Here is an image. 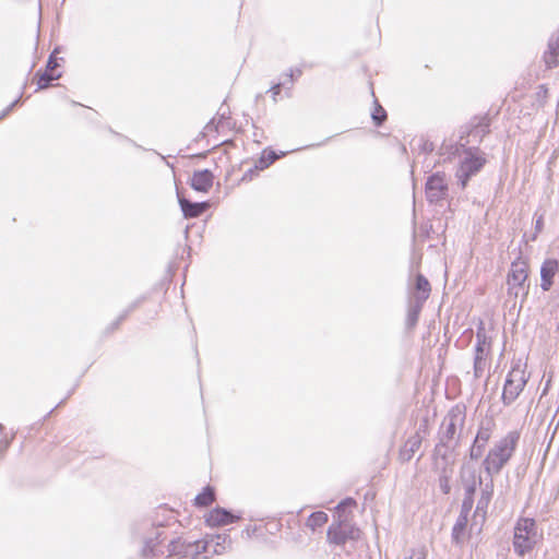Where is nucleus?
I'll list each match as a JSON object with an SVG mask.
<instances>
[{"label":"nucleus","instance_id":"f257e3e1","mask_svg":"<svg viewBox=\"0 0 559 559\" xmlns=\"http://www.w3.org/2000/svg\"><path fill=\"white\" fill-rule=\"evenodd\" d=\"M521 433L519 430L509 431L489 449L483 462L485 473L489 477L498 475L514 455Z\"/></svg>","mask_w":559,"mask_h":559},{"label":"nucleus","instance_id":"f03ea898","mask_svg":"<svg viewBox=\"0 0 559 559\" xmlns=\"http://www.w3.org/2000/svg\"><path fill=\"white\" fill-rule=\"evenodd\" d=\"M539 539L535 520L523 518L516 522L513 536V548L519 556L533 550Z\"/></svg>","mask_w":559,"mask_h":559},{"label":"nucleus","instance_id":"7ed1b4c3","mask_svg":"<svg viewBox=\"0 0 559 559\" xmlns=\"http://www.w3.org/2000/svg\"><path fill=\"white\" fill-rule=\"evenodd\" d=\"M466 418L465 407L462 405L453 406L444 416L440 426L438 438L450 443H460L461 432L464 428Z\"/></svg>","mask_w":559,"mask_h":559},{"label":"nucleus","instance_id":"20e7f679","mask_svg":"<svg viewBox=\"0 0 559 559\" xmlns=\"http://www.w3.org/2000/svg\"><path fill=\"white\" fill-rule=\"evenodd\" d=\"M528 381L525 368L520 364H515L509 371L502 392V402L504 405L512 404L524 390Z\"/></svg>","mask_w":559,"mask_h":559},{"label":"nucleus","instance_id":"39448f33","mask_svg":"<svg viewBox=\"0 0 559 559\" xmlns=\"http://www.w3.org/2000/svg\"><path fill=\"white\" fill-rule=\"evenodd\" d=\"M527 276L528 265L524 260L518 259L512 262L507 278L508 294L515 298L520 296L526 297L530 287V285L526 284Z\"/></svg>","mask_w":559,"mask_h":559},{"label":"nucleus","instance_id":"423d86ee","mask_svg":"<svg viewBox=\"0 0 559 559\" xmlns=\"http://www.w3.org/2000/svg\"><path fill=\"white\" fill-rule=\"evenodd\" d=\"M486 158L481 155L473 153L471 150L466 152L461 159L456 170V178L464 189L471 177L475 176L485 165Z\"/></svg>","mask_w":559,"mask_h":559},{"label":"nucleus","instance_id":"0eeeda50","mask_svg":"<svg viewBox=\"0 0 559 559\" xmlns=\"http://www.w3.org/2000/svg\"><path fill=\"white\" fill-rule=\"evenodd\" d=\"M206 551V543L203 540L186 542L178 539L170 544V555L180 556L183 559H198Z\"/></svg>","mask_w":559,"mask_h":559},{"label":"nucleus","instance_id":"6e6552de","mask_svg":"<svg viewBox=\"0 0 559 559\" xmlns=\"http://www.w3.org/2000/svg\"><path fill=\"white\" fill-rule=\"evenodd\" d=\"M354 503H355V501L352 498H347V499L343 500L342 502H340L338 506L336 507V514H337L340 524L337 527L331 526L328 531V539L331 543L341 545V544H344L346 542V539L348 538V535L345 531V526L343 524L346 521L345 508L348 506H353Z\"/></svg>","mask_w":559,"mask_h":559},{"label":"nucleus","instance_id":"1a4fd4ad","mask_svg":"<svg viewBox=\"0 0 559 559\" xmlns=\"http://www.w3.org/2000/svg\"><path fill=\"white\" fill-rule=\"evenodd\" d=\"M448 191L444 175L437 173L431 175L426 182V197L430 202L443 199Z\"/></svg>","mask_w":559,"mask_h":559},{"label":"nucleus","instance_id":"9d476101","mask_svg":"<svg viewBox=\"0 0 559 559\" xmlns=\"http://www.w3.org/2000/svg\"><path fill=\"white\" fill-rule=\"evenodd\" d=\"M459 444L439 439L435 447L433 459L437 468L445 469L453 462L454 451Z\"/></svg>","mask_w":559,"mask_h":559},{"label":"nucleus","instance_id":"9b49d317","mask_svg":"<svg viewBox=\"0 0 559 559\" xmlns=\"http://www.w3.org/2000/svg\"><path fill=\"white\" fill-rule=\"evenodd\" d=\"M469 511H471V501L464 500L463 504H462L461 513L456 519V522L452 528V535H451L452 542L457 546L463 545L466 539V536H467L466 535V526H467Z\"/></svg>","mask_w":559,"mask_h":559},{"label":"nucleus","instance_id":"f8f14e48","mask_svg":"<svg viewBox=\"0 0 559 559\" xmlns=\"http://www.w3.org/2000/svg\"><path fill=\"white\" fill-rule=\"evenodd\" d=\"M203 543H206V551L204 559H209L211 555H221L225 552V550L230 545V538L227 534H217L213 536H206L203 539Z\"/></svg>","mask_w":559,"mask_h":559},{"label":"nucleus","instance_id":"ddd939ff","mask_svg":"<svg viewBox=\"0 0 559 559\" xmlns=\"http://www.w3.org/2000/svg\"><path fill=\"white\" fill-rule=\"evenodd\" d=\"M239 520L238 515H235L223 508H216L212 510L205 521L210 526H223Z\"/></svg>","mask_w":559,"mask_h":559},{"label":"nucleus","instance_id":"4468645a","mask_svg":"<svg viewBox=\"0 0 559 559\" xmlns=\"http://www.w3.org/2000/svg\"><path fill=\"white\" fill-rule=\"evenodd\" d=\"M559 270V262L555 259H547L544 261L540 267V287L544 292L550 289L552 285V278Z\"/></svg>","mask_w":559,"mask_h":559},{"label":"nucleus","instance_id":"2eb2a0df","mask_svg":"<svg viewBox=\"0 0 559 559\" xmlns=\"http://www.w3.org/2000/svg\"><path fill=\"white\" fill-rule=\"evenodd\" d=\"M213 174L207 170H197L191 177V187L195 191L207 192L213 186Z\"/></svg>","mask_w":559,"mask_h":559},{"label":"nucleus","instance_id":"dca6fc26","mask_svg":"<svg viewBox=\"0 0 559 559\" xmlns=\"http://www.w3.org/2000/svg\"><path fill=\"white\" fill-rule=\"evenodd\" d=\"M179 204L186 218L199 217L207 207V202L193 203L185 198H179Z\"/></svg>","mask_w":559,"mask_h":559},{"label":"nucleus","instance_id":"f3484780","mask_svg":"<svg viewBox=\"0 0 559 559\" xmlns=\"http://www.w3.org/2000/svg\"><path fill=\"white\" fill-rule=\"evenodd\" d=\"M544 61L549 69L559 64V35L550 37L548 48L544 53Z\"/></svg>","mask_w":559,"mask_h":559},{"label":"nucleus","instance_id":"a211bd4d","mask_svg":"<svg viewBox=\"0 0 559 559\" xmlns=\"http://www.w3.org/2000/svg\"><path fill=\"white\" fill-rule=\"evenodd\" d=\"M476 122H473L472 129L468 132V136L475 142H480L483 138L489 133L490 120L488 117L475 118Z\"/></svg>","mask_w":559,"mask_h":559},{"label":"nucleus","instance_id":"6ab92c4d","mask_svg":"<svg viewBox=\"0 0 559 559\" xmlns=\"http://www.w3.org/2000/svg\"><path fill=\"white\" fill-rule=\"evenodd\" d=\"M421 445V437L414 435L407 439L403 449L401 450V457L405 461H409L415 452L419 450Z\"/></svg>","mask_w":559,"mask_h":559},{"label":"nucleus","instance_id":"aec40b11","mask_svg":"<svg viewBox=\"0 0 559 559\" xmlns=\"http://www.w3.org/2000/svg\"><path fill=\"white\" fill-rule=\"evenodd\" d=\"M415 289L416 293L414 294L413 299L425 302L429 297L431 288L428 280L424 275L418 274L416 276Z\"/></svg>","mask_w":559,"mask_h":559},{"label":"nucleus","instance_id":"412c9836","mask_svg":"<svg viewBox=\"0 0 559 559\" xmlns=\"http://www.w3.org/2000/svg\"><path fill=\"white\" fill-rule=\"evenodd\" d=\"M476 346H475V357L487 358V355L490 350V343L487 340L486 333L483 328H480L476 333Z\"/></svg>","mask_w":559,"mask_h":559},{"label":"nucleus","instance_id":"4be33fe9","mask_svg":"<svg viewBox=\"0 0 559 559\" xmlns=\"http://www.w3.org/2000/svg\"><path fill=\"white\" fill-rule=\"evenodd\" d=\"M495 423L491 419L481 421L475 437V441L487 444L493 432Z\"/></svg>","mask_w":559,"mask_h":559},{"label":"nucleus","instance_id":"5701e85b","mask_svg":"<svg viewBox=\"0 0 559 559\" xmlns=\"http://www.w3.org/2000/svg\"><path fill=\"white\" fill-rule=\"evenodd\" d=\"M423 305H424V301L416 300V299L412 298V300L409 302V307H408V313H407L408 326H414L417 323Z\"/></svg>","mask_w":559,"mask_h":559},{"label":"nucleus","instance_id":"b1692460","mask_svg":"<svg viewBox=\"0 0 559 559\" xmlns=\"http://www.w3.org/2000/svg\"><path fill=\"white\" fill-rule=\"evenodd\" d=\"M328 522V514L322 511L313 512L307 520L306 525L316 531L318 527L323 526Z\"/></svg>","mask_w":559,"mask_h":559},{"label":"nucleus","instance_id":"393cba45","mask_svg":"<svg viewBox=\"0 0 559 559\" xmlns=\"http://www.w3.org/2000/svg\"><path fill=\"white\" fill-rule=\"evenodd\" d=\"M214 491L211 487H206L203 492L199 493L194 501L197 506L207 507L214 501Z\"/></svg>","mask_w":559,"mask_h":559},{"label":"nucleus","instance_id":"a878e982","mask_svg":"<svg viewBox=\"0 0 559 559\" xmlns=\"http://www.w3.org/2000/svg\"><path fill=\"white\" fill-rule=\"evenodd\" d=\"M60 78V74L55 73H48V71H45L38 76L37 85L39 90L46 88L49 86L50 82L53 80H58Z\"/></svg>","mask_w":559,"mask_h":559},{"label":"nucleus","instance_id":"bb28decb","mask_svg":"<svg viewBox=\"0 0 559 559\" xmlns=\"http://www.w3.org/2000/svg\"><path fill=\"white\" fill-rule=\"evenodd\" d=\"M489 503H490V499H487V498H484L480 496V498L477 501L475 516H481V519H484Z\"/></svg>","mask_w":559,"mask_h":559},{"label":"nucleus","instance_id":"cd10ccee","mask_svg":"<svg viewBox=\"0 0 559 559\" xmlns=\"http://www.w3.org/2000/svg\"><path fill=\"white\" fill-rule=\"evenodd\" d=\"M371 117L376 126H381L386 119V112L380 105H377Z\"/></svg>","mask_w":559,"mask_h":559},{"label":"nucleus","instance_id":"c85d7f7f","mask_svg":"<svg viewBox=\"0 0 559 559\" xmlns=\"http://www.w3.org/2000/svg\"><path fill=\"white\" fill-rule=\"evenodd\" d=\"M486 368V359L480 357L474 358V376L480 378Z\"/></svg>","mask_w":559,"mask_h":559},{"label":"nucleus","instance_id":"c756f323","mask_svg":"<svg viewBox=\"0 0 559 559\" xmlns=\"http://www.w3.org/2000/svg\"><path fill=\"white\" fill-rule=\"evenodd\" d=\"M485 444H481L477 441L474 440L472 447H471V450H469V456L472 460H478L481 455H483V452H484V449H485Z\"/></svg>","mask_w":559,"mask_h":559},{"label":"nucleus","instance_id":"7c9ffc66","mask_svg":"<svg viewBox=\"0 0 559 559\" xmlns=\"http://www.w3.org/2000/svg\"><path fill=\"white\" fill-rule=\"evenodd\" d=\"M492 495H493V480H492V477H490V479L481 488L480 496L491 500Z\"/></svg>","mask_w":559,"mask_h":559},{"label":"nucleus","instance_id":"2f4dec72","mask_svg":"<svg viewBox=\"0 0 559 559\" xmlns=\"http://www.w3.org/2000/svg\"><path fill=\"white\" fill-rule=\"evenodd\" d=\"M405 559H426V551L424 548L413 549Z\"/></svg>","mask_w":559,"mask_h":559},{"label":"nucleus","instance_id":"473e14b6","mask_svg":"<svg viewBox=\"0 0 559 559\" xmlns=\"http://www.w3.org/2000/svg\"><path fill=\"white\" fill-rule=\"evenodd\" d=\"M156 546L155 540L150 539L146 542L144 548H143V557L147 558L148 556L154 554V548Z\"/></svg>","mask_w":559,"mask_h":559},{"label":"nucleus","instance_id":"72a5a7b5","mask_svg":"<svg viewBox=\"0 0 559 559\" xmlns=\"http://www.w3.org/2000/svg\"><path fill=\"white\" fill-rule=\"evenodd\" d=\"M58 62L57 60L55 59L53 57V53L49 57V60L47 62V67H46V71H48V73H53L55 69L58 67Z\"/></svg>","mask_w":559,"mask_h":559},{"label":"nucleus","instance_id":"f704fd0d","mask_svg":"<svg viewBox=\"0 0 559 559\" xmlns=\"http://www.w3.org/2000/svg\"><path fill=\"white\" fill-rule=\"evenodd\" d=\"M440 488L444 493L450 491L449 478L445 475L440 477Z\"/></svg>","mask_w":559,"mask_h":559},{"label":"nucleus","instance_id":"c9c22d12","mask_svg":"<svg viewBox=\"0 0 559 559\" xmlns=\"http://www.w3.org/2000/svg\"><path fill=\"white\" fill-rule=\"evenodd\" d=\"M474 492H475V484L473 483L472 485L466 487L467 497L464 500L471 501V504H472L473 503L472 496Z\"/></svg>","mask_w":559,"mask_h":559},{"label":"nucleus","instance_id":"e433bc0d","mask_svg":"<svg viewBox=\"0 0 559 559\" xmlns=\"http://www.w3.org/2000/svg\"><path fill=\"white\" fill-rule=\"evenodd\" d=\"M276 159V155L274 152H271L269 154V159L267 162H264V158H261L260 163L262 164V168L263 167H267L270 164H272L274 160Z\"/></svg>","mask_w":559,"mask_h":559},{"label":"nucleus","instance_id":"4c0bfd02","mask_svg":"<svg viewBox=\"0 0 559 559\" xmlns=\"http://www.w3.org/2000/svg\"><path fill=\"white\" fill-rule=\"evenodd\" d=\"M302 73L301 69L297 68L295 70H290L289 73H287V76L289 78V80L293 82L295 78H298L300 76Z\"/></svg>","mask_w":559,"mask_h":559},{"label":"nucleus","instance_id":"58836bf2","mask_svg":"<svg viewBox=\"0 0 559 559\" xmlns=\"http://www.w3.org/2000/svg\"><path fill=\"white\" fill-rule=\"evenodd\" d=\"M19 99H15L13 103H11L1 114H0V120H2L17 104Z\"/></svg>","mask_w":559,"mask_h":559},{"label":"nucleus","instance_id":"ea45409f","mask_svg":"<svg viewBox=\"0 0 559 559\" xmlns=\"http://www.w3.org/2000/svg\"><path fill=\"white\" fill-rule=\"evenodd\" d=\"M281 88H282V83H277L275 85H273L271 87V92H272V95H273V99L276 100V96L280 94L281 92Z\"/></svg>","mask_w":559,"mask_h":559},{"label":"nucleus","instance_id":"a19ab883","mask_svg":"<svg viewBox=\"0 0 559 559\" xmlns=\"http://www.w3.org/2000/svg\"><path fill=\"white\" fill-rule=\"evenodd\" d=\"M543 226H544V218H543V216H539V217L536 219V223H535V229H536V231H537V233L542 231Z\"/></svg>","mask_w":559,"mask_h":559},{"label":"nucleus","instance_id":"79ce46f5","mask_svg":"<svg viewBox=\"0 0 559 559\" xmlns=\"http://www.w3.org/2000/svg\"><path fill=\"white\" fill-rule=\"evenodd\" d=\"M2 429H3V426L0 424V430H2Z\"/></svg>","mask_w":559,"mask_h":559}]
</instances>
